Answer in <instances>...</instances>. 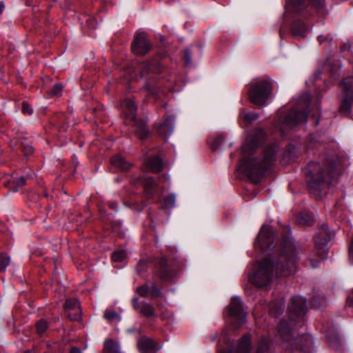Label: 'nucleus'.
<instances>
[{
    "label": "nucleus",
    "instance_id": "603ef678",
    "mask_svg": "<svg viewBox=\"0 0 353 353\" xmlns=\"http://www.w3.org/2000/svg\"><path fill=\"white\" fill-rule=\"evenodd\" d=\"M109 206H110L112 209L114 210V209H116V208H117V205L114 202H109Z\"/></svg>",
    "mask_w": 353,
    "mask_h": 353
},
{
    "label": "nucleus",
    "instance_id": "58836bf2",
    "mask_svg": "<svg viewBox=\"0 0 353 353\" xmlns=\"http://www.w3.org/2000/svg\"><path fill=\"white\" fill-rule=\"evenodd\" d=\"M147 264V261L145 259H141L139 261V263L137 265V272L139 274H141L143 272Z\"/></svg>",
    "mask_w": 353,
    "mask_h": 353
},
{
    "label": "nucleus",
    "instance_id": "aec40b11",
    "mask_svg": "<svg viewBox=\"0 0 353 353\" xmlns=\"http://www.w3.org/2000/svg\"><path fill=\"white\" fill-rule=\"evenodd\" d=\"M148 168L154 172H159L163 169V161L159 157L150 158L147 161Z\"/></svg>",
    "mask_w": 353,
    "mask_h": 353
},
{
    "label": "nucleus",
    "instance_id": "ddd939ff",
    "mask_svg": "<svg viewBox=\"0 0 353 353\" xmlns=\"http://www.w3.org/2000/svg\"><path fill=\"white\" fill-rule=\"evenodd\" d=\"M137 345L141 353H156L161 348L153 340L147 337L141 338Z\"/></svg>",
    "mask_w": 353,
    "mask_h": 353
},
{
    "label": "nucleus",
    "instance_id": "6ab92c4d",
    "mask_svg": "<svg viewBox=\"0 0 353 353\" xmlns=\"http://www.w3.org/2000/svg\"><path fill=\"white\" fill-rule=\"evenodd\" d=\"M110 162L113 166L121 170H128L131 167V164L120 155L113 157Z\"/></svg>",
    "mask_w": 353,
    "mask_h": 353
},
{
    "label": "nucleus",
    "instance_id": "bb28decb",
    "mask_svg": "<svg viewBox=\"0 0 353 353\" xmlns=\"http://www.w3.org/2000/svg\"><path fill=\"white\" fill-rule=\"evenodd\" d=\"M18 143L21 148L24 156L28 157L33 152V147L27 142L26 139H21Z\"/></svg>",
    "mask_w": 353,
    "mask_h": 353
},
{
    "label": "nucleus",
    "instance_id": "dca6fc26",
    "mask_svg": "<svg viewBox=\"0 0 353 353\" xmlns=\"http://www.w3.org/2000/svg\"><path fill=\"white\" fill-rule=\"evenodd\" d=\"M141 183L148 197H152L157 188V184L154 179L151 176H145L141 178Z\"/></svg>",
    "mask_w": 353,
    "mask_h": 353
},
{
    "label": "nucleus",
    "instance_id": "cd10ccee",
    "mask_svg": "<svg viewBox=\"0 0 353 353\" xmlns=\"http://www.w3.org/2000/svg\"><path fill=\"white\" fill-rule=\"evenodd\" d=\"M104 318L110 322L121 320V316L116 311L110 310H105Z\"/></svg>",
    "mask_w": 353,
    "mask_h": 353
},
{
    "label": "nucleus",
    "instance_id": "9b49d317",
    "mask_svg": "<svg viewBox=\"0 0 353 353\" xmlns=\"http://www.w3.org/2000/svg\"><path fill=\"white\" fill-rule=\"evenodd\" d=\"M152 44L145 32L136 34L132 48L134 53L138 55H145L151 49Z\"/></svg>",
    "mask_w": 353,
    "mask_h": 353
},
{
    "label": "nucleus",
    "instance_id": "8fccbe9b",
    "mask_svg": "<svg viewBox=\"0 0 353 353\" xmlns=\"http://www.w3.org/2000/svg\"><path fill=\"white\" fill-rule=\"evenodd\" d=\"M228 331L227 330H225L223 332V336H222V340L224 343H227V344H230V340L228 338Z\"/></svg>",
    "mask_w": 353,
    "mask_h": 353
},
{
    "label": "nucleus",
    "instance_id": "c03bdc74",
    "mask_svg": "<svg viewBox=\"0 0 353 353\" xmlns=\"http://www.w3.org/2000/svg\"><path fill=\"white\" fill-rule=\"evenodd\" d=\"M150 295L153 297H157L160 295V290L154 285L150 287Z\"/></svg>",
    "mask_w": 353,
    "mask_h": 353
},
{
    "label": "nucleus",
    "instance_id": "09e8293b",
    "mask_svg": "<svg viewBox=\"0 0 353 353\" xmlns=\"http://www.w3.org/2000/svg\"><path fill=\"white\" fill-rule=\"evenodd\" d=\"M311 305L315 308H319L321 306V303L317 301L316 298H313L311 300Z\"/></svg>",
    "mask_w": 353,
    "mask_h": 353
},
{
    "label": "nucleus",
    "instance_id": "2eb2a0df",
    "mask_svg": "<svg viewBox=\"0 0 353 353\" xmlns=\"http://www.w3.org/2000/svg\"><path fill=\"white\" fill-rule=\"evenodd\" d=\"M252 348L251 335L245 334L239 341L235 347H232L234 353H250Z\"/></svg>",
    "mask_w": 353,
    "mask_h": 353
},
{
    "label": "nucleus",
    "instance_id": "37998d69",
    "mask_svg": "<svg viewBox=\"0 0 353 353\" xmlns=\"http://www.w3.org/2000/svg\"><path fill=\"white\" fill-rule=\"evenodd\" d=\"M183 59H184L185 64L186 65L191 64V63H192L191 53L189 50L187 49L185 50Z\"/></svg>",
    "mask_w": 353,
    "mask_h": 353
},
{
    "label": "nucleus",
    "instance_id": "5701e85b",
    "mask_svg": "<svg viewBox=\"0 0 353 353\" xmlns=\"http://www.w3.org/2000/svg\"><path fill=\"white\" fill-rule=\"evenodd\" d=\"M103 353H120L119 344L111 340H106L104 343Z\"/></svg>",
    "mask_w": 353,
    "mask_h": 353
},
{
    "label": "nucleus",
    "instance_id": "c85d7f7f",
    "mask_svg": "<svg viewBox=\"0 0 353 353\" xmlns=\"http://www.w3.org/2000/svg\"><path fill=\"white\" fill-rule=\"evenodd\" d=\"M284 305L282 303H273L270 308V313L275 316H278L283 312Z\"/></svg>",
    "mask_w": 353,
    "mask_h": 353
},
{
    "label": "nucleus",
    "instance_id": "4be33fe9",
    "mask_svg": "<svg viewBox=\"0 0 353 353\" xmlns=\"http://www.w3.org/2000/svg\"><path fill=\"white\" fill-rule=\"evenodd\" d=\"M353 103V97L343 94L341 104L339 110L341 114H348L350 112L351 105Z\"/></svg>",
    "mask_w": 353,
    "mask_h": 353
},
{
    "label": "nucleus",
    "instance_id": "f3484780",
    "mask_svg": "<svg viewBox=\"0 0 353 353\" xmlns=\"http://www.w3.org/2000/svg\"><path fill=\"white\" fill-rule=\"evenodd\" d=\"M292 31L298 39L303 38L307 31V26L301 20H295L292 25Z\"/></svg>",
    "mask_w": 353,
    "mask_h": 353
},
{
    "label": "nucleus",
    "instance_id": "412c9836",
    "mask_svg": "<svg viewBox=\"0 0 353 353\" xmlns=\"http://www.w3.org/2000/svg\"><path fill=\"white\" fill-rule=\"evenodd\" d=\"M341 87L343 90V94L353 97V77H349L343 80Z\"/></svg>",
    "mask_w": 353,
    "mask_h": 353
},
{
    "label": "nucleus",
    "instance_id": "3c124183",
    "mask_svg": "<svg viewBox=\"0 0 353 353\" xmlns=\"http://www.w3.org/2000/svg\"><path fill=\"white\" fill-rule=\"evenodd\" d=\"M69 353H81V352L79 348L74 347L71 348Z\"/></svg>",
    "mask_w": 353,
    "mask_h": 353
},
{
    "label": "nucleus",
    "instance_id": "2f4dec72",
    "mask_svg": "<svg viewBox=\"0 0 353 353\" xmlns=\"http://www.w3.org/2000/svg\"><path fill=\"white\" fill-rule=\"evenodd\" d=\"M126 254L123 250H117L112 254V259L114 262H122L125 259Z\"/></svg>",
    "mask_w": 353,
    "mask_h": 353
},
{
    "label": "nucleus",
    "instance_id": "f257e3e1",
    "mask_svg": "<svg viewBox=\"0 0 353 353\" xmlns=\"http://www.w3.org/2000/svg\"><path fill=\"white\" fill-rule=\"evenodd\" d=\"M257 240L262 249L274 250V254L254 267L248 276L250 283L257 287L266 286L275 277H285L294 272L299 256L291 236H287L279 245H273L275 231L269 226H263Z\"/></svg>",
    "mask_w": 353,
    "mask_h": 353
},
{
    "label": "nucleus",
    "instance_id": "423d86ee",
    "mask_svg": "<svg viewBox=\"0 0 353 353\" xmlns=\"http://www.w3.org/2000/svg\"><path fill=\"white\" fill-rule=\"evenodd\" d=\"M272 92V83L268 80L260 79L251 83L248 96L252 103L261 105L266 102Z\"/></svg>",
    "mask_w": 353,
    "mask_h": 353
},
{
    "label": "nucleus",
    "instance_id": "72a5a7b5",
    "mask_svg": "<svg viewBox=\"0 0 353 353\" xmlns=\"http://www.w3.org/2000/svg\"><path fill=\"white\" fill-rule=\"evenodd\" d=\"M48 327V325L46 321L41 319L37 323L36 328L39 334L41 335L43 334Z\"/></svg>",
    "mask_w": 353,
    "mask_h": 353
},
{
    "label": "nucleus",
    "instance_id": "0eeeda50",
    "mask_svg": "<svg viewBox=\"0 0 353 353\" xmlns=\"http://www.w3.org/2000/svg\"><path fill=\"white\" fill-rule=\"evenodd\" d=\"M288 5L295 12L306 10L310 14H313L315 12L322 15L326 14L324 0H288Z\"/></svg>",
    "mask_w": 353,
    "mask_h": 353
},
{
    "label": "nucleus",
    "instance_id": "49530a36",
    "mask_svg": "<svg viewBox=\"0 0 353 353\" xmlns=\"http://www.w3.org/2000/svg\"><path fill=\"white\" fill-rule=\"evenodd\" d=\"M319 263V261L316 259H309L308 261H307V265L310 266L312 268H316L318 267Z\"/></svg>",
    "mask_w": 353,
    "mask_h": 353
},
{
    "label": "nucleus",
    "instance_id": "a878e982",
    "mask_svg": "<svg viewBox=\"0 0 353 353\" xmlns=\"http://www.w3.org/2000/svg\"><path fill=\"white\" fill-rule=\"evenodd\" d=\"M139 312L145 316H152L155 315V310L153 306L145 302L141 303Z\"/></svg>",
    "mask_w": 353,
    "mask_h": 353
},
{
    "label": "nucleus",
    "instance_id": "a211bd4d",
    "mask_svg": "<svg viewBox=\"0 0 353 353\" xmlns=\"http://www.w3.org/2000/svg\"><path fill=\"white\" fill-rule=\"evenodd\" d=\"M159 269L156 270V274L162 279L167 280L171 276V272L166 265V261L164 258L159 260Z\"/></svg>",
    "mask_w": 353,
    "mask_h": 353
},
{
    "label": "nucleus",
    "instance_id": "de8ad7c7",
    "mask_svg": "<svg viewBox=\"0 0 353 353\" xmlns=\"http://www.w3.org/2000/svg\"><path fill=\"white\" fill-rule=\"evenodd\" d=\"M132 301L133 307L137 310H139L141 308V303L139 301V299L137 297H134L132 299Z\"/></svg>",
    "mask_w": 353,
    "mask_h": 353
},
{
    "label": "nucleus",
    "instance_id": "7c9ffc66",
    "mask_svg": "<svg viewBox=\"0 0 353 353\" xmlns=\"http://www.w3.org/2000/svg\"><path fill=\"white\" fill-rule=\"evenodd\" d=\"M10 257L5 253L0 254V272L4 271L10 264Z\"/></svg>",
    "mask_w": 353,
    "mask_h": 353
},
{
    "label": "nucleus",
    "instance_id": "ea45409f",
    "mask_svg": "<svg viewBox=\"0 0 353 353\" xmlns=\"http://www.w3.org/2000/svg\"><path fill=\"white\" fill-rule=\"evenodd\" d=\"M340 69L341 66L338 63H336L334 65H332L330 68L331 75L334 78H336L339 74Z\"/></svg>",
    "mask_w": 353,
    "mask_h": 353
},
{
    "label": "nucleus",
    "instance_id": "9d476101",
    "mask_svg": "<svg viewBox=\"0 0 353 353\" xmlns=\"http://www.w3.org/2000/svg\"><path fill=\"white\" fill-rule=\"evenodd\" d=\"M122 108L126 117L134 121L136 125V134L141 139H144L148 135V130L143 122L138 123L136 121L137 107L134 102L130 99H127L122 103Z\"/></svg>",
    "mask_w": 353,
    "mask_h": 353
},
{
    "label": "nucleus",
    "instance_id": "6e6552de",
    "mask_svg": "<svg viewBox=\"0 0 353 353\" xmlns=\"http://www.w3.org/2000/svg\"><path fill=\"white\" fill-rule=\"evenodd\" d=\"M228 310L232 329H238L246 322V312L239 297L232 299Z\"/></svg>",
    "mask_w": 353,
    "mask_h": 353
},
{
    "label": "nucleus",
    "instance_id": "c756f323",
    "mask_svg": "<svg viewBox=\"0 0 353 353\" xmlns=\"http://www.w3.org/2000/svg\"><path fill=\"white\" fill-rule=\"evenodd\" d=\"M299 147H295L293 145H289L285 151V155L292 159L295 158L299 154Z\"/></svg>",
    "mask_w": 353,
    "mask_h": 353
},
{
    "label": "nucleus",
    "instance_id": "20e7f679",
    "mask_svg": "<svg viewBox=\"0 0 353 353\" xmlns=\"http://www.w3.org/2000/svg\"><path fill=\"white\" fill-rule=\"evenodd\" d=\"M344 163L345 159L338 156L326 158L322 165L315 162L309 163L306 168L309 188L321 192L326 186L333 185L341 174Z\"/></svg>",
    "mask_w": 353,
    "mask_h": 353
},
{
    "label": "nucleus",
    "instance_id": "7ed1b4c3",
    "mask_svg": "<svg viewBox=\"0 0 353 353\" xmlns=\"http://www.w3.org/2000/svg\"><path fill=\"white\" fill-rule=\"evenodd\" d=\"M265 133L261 129H256L247 137L242 151L244 153L241 168L254 183H258L261 176L276 161V155L279 148L276 145H268L263 150V153L256 155L252 152L263 141Z\"/></svg>",
    "mask_w": 353,
    "mask_h": 353
},
{
    "label": "nucleus",
    "instance_id": "b1692460",
    "mask_svg": "<svg viewBox=\"0 0 353 353\" xmlns=\"http://www.w3.org/2000/svg\"><path fill=\"white\" fill-rule=\"evenodd\" d=\"M256 353H270L268 339L262 337L259 341Z\"/></svg>",
    "mask_w": 353,
    "mask_h": 353
},
{
    "label": "nucleus",
    "instance_id": "f704fd0d",
    "mask_svg": "<svg viewBox=\"0 0 353 353\" xmlns=\"http://www.w3.org/2000/svg\"><path fill=\"white\" fill-rule=\"evenodd\" d=\"M241 117L249 122H252V121L256 120V119H258V114L253 112H245L243 111L241 113Z\"/></svg>",
    "mask_w": 353,
    "mask_h": 353
},
{
    "label": "nucleus",
    "instance_id": "473e14b6",
    "mask_svg": "<svg viewBox=\"0 0 353 353\" xmlns=\"http://www.w3.org/2000/svg\"><path fill=\"white\" fill-rule=\"evenodd\" d=\"M176 201L175 195L172 194L166 196L163 200L164 207L166 208H172L174 206Z\"/></svg>",
    "mask_w": 353,
    "mask_h": 353
},
{
    "label": "nucleus",
    "instance_id": "39448f33",
    "mask_svg": "<svg viewBox=\"0 0 353 353\" xmlns=\"http://www.w3.org/2000/svg\"><path fill=\"white\" fill-rule=\"evenodd\" d=\"M310 100V96L309 93H305L299 99L296 106L292 108L285 117L283 124L284 126L281 127V130L283 132L285 130V128L293 129L306 122Z\"/></svg>",
    "mask_w": 353,
    "mask_h": 353
},
{
    "label": "nucleus",
    "instance_id": "f03ea898",
    "mask_svg": "<svg viewBox=\"0 0 353 353\" xmlns=\"http://www.w3.org/2000/svg\"><path fill=\"white\" fill-rule=\"evenodd\" d=\"M306 310V299L300 296L293 297L288 307L289 320H283L279 326L278 336L282 340L283 347L293 353H312L314 349L310 335L294 338L295 330L302 325L301 320Z\"/></svg>",
    "mask_w": 353,
    "mask_h": 353
},
{
    "label": "nucleus",
    "instance_id": "e433bc0d",
    "mask_svg": "<svg viewBox=\"0 0 353 353\" xmlns=\"http://www.w3.org/2000/svg\"><path fill=\"white\" fill-rule=\"evenodd\" d=\"M137 292L143 297H146L150 295V287L147 285L140 286L137 288Z\"/></svg>",
    "mask_w": 353,
    "mask_h": 353
},
{
    "label": "nucleus",
    "instance_id": "f8f14e48",
    "mask_svg": "<svg viewBox=\"0 0 353 353\" xmlns=\"http://www.w3.org/2000/svg\"><path fill=\"white\" fill-rule=\"evenodd\" d=\"M65 312L71 321H80L81 319L80 303L76 299H69L65 301Z\"/></svg>",
    "mask_w": 353,
    "mask_h": 353
},
{
    "label": "nucleus",
    "instance_id": "393cba45",
    "mask_svg": "<svg viewBox=\"0 0 353 353\" xmlns=\"http://www.w3.org/2000/svg\"><path fill=\"white\" fill-rule=\"evenodd\" d=\"M298 221L300 224L304 225H312L314 223L313 216L308 212H302L299 214Z\"/></svg>",
    "mask_w": 353,
    "mask_h": 353
},
{
    "label": "nucleus",
    "instance_id": "c9c22d12",
    "mask_svg": "<svg viewBox=\"0 0 353 353\" xmlns=\"http://www.w3.org/2000/svg\"><path fill=\"white\" fill-rule=\"evenodd\" d=\"M63 90V85L61 83L54 85L50 90V95L53 97L60 96Z\"/></svg>",
    "mask_w": 353,
    "mask_h": 353
},
{
    "label": "nucleus",
    "instance_id": "5fc2aeb1",
    "mask_svg": "<svg viewBox=\"0 0 353 353\" xmlns=\"http://www.w3.org/2000/svg\"><path fill=\"white\" fill-rule=\"evenodd\" d=\"M23 353H32L30 350H26Z\"/></svg>",
    "mask_w": 353,
    "mask_h": 353
},
{
    "label": "nucleus",
    "instance_id": "79ce46f5",
    "mask_svg": "<svg viewBox=\"0 0 353 353\" xmlns=\"http://www.w3.org/2000/svg\"><path fill=\"white\" fill-rule=\"evenodd\" d=\"M332 39H333V37L330 35H327V36L319 35L318 37V40L320 42V43H323L324 42L327 43H330L332 41Z\"/></svg>",
    "mask_w": 353,
    "mask_h": 353
},
{
    "label": "nucleus",
    "instance_id": "864d4df0",
    "mask_svg": "<svg viewBox=\"0 0 353 353\" xmlns=\"http://www.w3.org/2000/svg\"><path fill=\"white\" fill-rule=\"evenodd\" d=\"M5 6L3 2L0 1V14L3 12V10L4 9Z\"/></svg>",
    "mask_w": 353,
    "mask_h": 353
},
{
    "label": "nucleus",
    "instance_id": "a18cd8bd",
    "mask_svg": "<svg viewBox=\"0 0 353 353\" xmlns=\"http://www.w3.org/2000/svg\"><path fill=\"white\" fill-rule=\"evenodd\" d=\"M15 183H17L18 187L23 186L25 185L26 180L23 177H19L16 180ZM18 190H19V188H15V187L13 188L14 192H17V191H18Z\"/></svg>",
    "mask_w": 353,
    "mask_h": 353
},
{
    "label": "nucleus",
    "instance_id": "1a4fd4ad",
    "mask_svg": "<svg viewBox=\"0 0 353 353\" xmlns=\"http://www.w3.org/2000/svg\"><path fill=\"white\" fill-rule=\"evenodd\" d=\"M332 236L333 234L329 231L328 226L323 225L314 237L315 251L321 259L327 256L328 251L327 243Z\"/></svg>",
    "mask_w": 353,
    "mask_h": 353
},
{
    "label": "nucleus",
    "instance_id": "a19ab883",
    "mask_svg": "<svg viewBox=\"0 0 353 353\" xmlns=\"http://www.w3.org/2000/svg\"><path fill=\"white\" fill-rule=\"evenodd\" d=\"M22 112L24 114H28L30 115L32 114L33 110L30 108V105L27 102L23 101L22 103Z\"/></svg>",
    "mask_w": 353,
    "mask_h": 353
},
{
    "label": "nucleus",
    "instance_id": "4c0bfd02",
    "mask_svg": "<svg viewBox=\"0 0 353 353\" xmlns=\"http://www.w3.org/2000/svg\"><path fill=\"white\" fill-rule=\"evenodd\" d=\"M225 139L224 135L218 136L212 143L211 146L213 150H216Z\"/></svg>",
    "mask_w": 353,
    "mask_h": 353
},
{
    "label": "nucleus",
    "instance_id": "4468645a",
    "mask_svg": "<svg viewBox=\"0 0 353 353\" xmlns=\"http://www.w3.org/2000/svg\"><path fill=\"white\" fill-rule=\"evenodd\" d=\"M174 117L172 115H166L164 120L158 127V132L160 135L168 137L173 132Z\"/></svg>",
    "mask_w": 353,
    "mask_h": 353
}]
</instances>
